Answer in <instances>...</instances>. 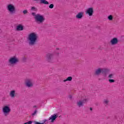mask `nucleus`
Wrapping results in <instances>:
<instances>
[{"label": "nucleus", "instance_id": "6ab92c4d", "mask_svg": "<svg viewBox=\"0 0 124 124\" xmlns=\"http://www.w3.org/2000/svg\"><path fill=\"white\" fill-rule=\"evenodd\" d=\"M67 81H72V77H68L66 79L63 80V82H66Z\"/></svg>", "mask_w": 124, "mask_h": 124}, {"label": "nucleus", "instance_id": "f8f14e48", "mask_svg": "<svg viewBox=\"0 0 124 124\" xmlns=\"http://www.w3.org/2000/svg\"><path fill=\"white\" fill-rule=\"evenodd\" d=\"M102 68H98L95 70V75H99L100 73H102Z\"/></svg>", "mask_w": 124, "mask_h": 124}, {"label": "nucleus", "instance_id": "20e7f679", "mask_svg": "<svg viewBox=\"0 0 124 124\" xmlns=\"http://www.w3.org/2000/svg\"><path fill=\"white\" fill-rule=\"evenodd\" d=\"M9 62L11 64H16L17 62H19V59L16 56H13L10 58Z\"/></svg>", "mask_w": 124, "mask_h": 124}, {"label": "nucleus", "instance_id": "bb28decb", "mask_svg": "<svg viewBox=\"0 0 124 124\" xmlns=\"http://www.w3.org/2000/svg\"><path fill=\"white\" fill-rule=\"evenodd\" d=\"M82 101V103L84 104V103H87V101H88V99L85 98V99L82 100V101Z\"/></svg>", "mask_w": 124, "mask_h": 124}, {"label": "nucleus", "instance_id": "f3484780", "mask_svg": "<svg viewBox=\"0 0 124 124\" xmlns=\"http://www.w3.org/2000/svg\"><path fill=\"white\" fill-rule=\"evenodd\" d=\"M46 122H47V120L45 119L44 120H43V123H42L37 121H34V124H45V123H46Z\"/></svg>", "mask_w": 124, "mask_h": 124}, {"label": "nucleus", "instance_id": "2f4dec72", "mask_svg": "<svg viewBox=\"0 0 124 124\" xmlns=\"http://www.w3.org/2000/svg\"><path fill=\"white\" fill-rule=\"evenodd\" d=\"M69 98L70 99H72V95H69V96H68Z\"/></svg>", "mask_w": 124, "mask_h": 124}, {"label": "nucleus", "instance_id": "a211bd4d", "mask_svg": "<svg viewBox=\"0 0 124 124\" xmlns=\"http://www.w3.org/2000/svg\"><path fill=\"white\" fill-rule=\"evenodd\" d=\"M77 105L78 107H82V106H84V104H83L82 101H79L77 102Z\"/></svg>", "mask_w": 124, "mask_h": 124}, {"label": "nucleus", "instance_id": "9d476101", "mask_svg": "<svg viewBox=\"0 0 124 124\" xmlns=\"http://www.w3.org/2000/svg\"><path fill=\"white\" fill-rule=\"evenodd\" d=\"M86 14H88L89 16H93V8H89L86 11Z\"/></svg>", "mask_w": 124, "mask_h": 124}, {"label": "nucleus", "instance_id": "f704fd0d", "mask_svg": "<svg viewBox=\"0 0 124 124\" xmlns=\"http://www.w3.org/2000/svg\"><path fill=\"white\" fill-rule=\"evenodd\" d=\"M60 53L59 52L56 53V55H59Z\"/></svg>", "mask_w": 124, "mask_h": 124}, {"label": "nucleus", "instance_id": "7c9ffc66", "mask_svg": "<svg viewBox=\"0 0 124 124\" xmlns=\"http://www.w3.org/2000/svg\"><path fill=\"white\" fill-rule=\"evenodd\" d=\"M98 50H100L101 51L103 50V47H102L101 46H99L98 48Z\"/></svg>", "mask_w": 124, "mask_h": 124}, {"label": "nucleus", "instance_id": "423d86ee", "mask_svg": "<svg viewBox=\"0 0 124 124\" xmlns=\"http://www.w3.org/2000/svg\"><path fill=\"white\" fill-rule=\"evenodd\" d=\"M11 109H10V108L7 106H5L3 108L2 111L5 116H7L8 113H10Z\"/></svg>", "mask_w": 124, "mask_h": 124}, {"label": "nucleus", "instance_id": "aec40b11", "mask_svg": "<svg viewBox=\"0 0 124 124\" xmlns=\"http://www.w3.org/2000/svg\"><path fill=\"white\" fill-rule=\"evenodd\" d=\"M108 78V79H112L114 78V74H109Z\"/></svg>", "mask_w": 124, "mask_h": 124}, {"label": "nucleus", "instance_id": "6e6552de", "mask_svg": "<svg viewBox=\"0 0 124 124\" xmlns=\"http://www.w3.org/2000/svg\"><path fill=\"white\" fill-rule=\"evenodd\" d=\"M110 72V69L108 68H102V74L104 77H107V74Z\"/></svg>", "mask_w": 124, "mask_h": 124}, {"label": "nucleus", "instance_id": "72a5a7b5", "mask_svg": "<svg viewBox=\"0 0 124 124\" xmlns=\"http://www.w3.org/2000/svg\"><path fill=\"white\" fill-rule=\"evenodd\" d=\"M36 107H37L36 106H33V108H36Z\"/></svg>", "mask_w": 124, "mask_h": 124}, {"label": "nucleus", "instance_id": "ddd939ff", "mask_svg": "<svg viewBox=\"0 0 124 124\" xmlns=\"http://www.w3.org/2000/svg\"><path fill=\"white\" fill-rule=\"evenodd\" d=\"M24 30V26L21 24L18 25L16 26V31H23Z\"/></svg>", "mask_w": 124, "mask_h": 124}, {"label": "nucleus", "instance_id": "c85d7f7f", "mask_svg": "<svg viewBox=\"0 0 124 124\" xmlns=\"http://www.w3.org/2000/svg\"><path fill=\"white\" fill-rule=\"evenodd\" d=\"M49 8H50V9H52V8H54V4H50L49 5Z\"/></svg>", "mask_w": 124, "mask_h": 124}, {"label": "nucleus", "instance_id": "39448f33", "mask_svg": "<svg viewBox=\"0 0 124 124\" xmlns=\"http://www.w3.org/2000/svg\"><path fill=\"white\" fill-rule=\"evenodd\" d=\"M53 59H54V54L52 53L46 54V61L47 62H53Z\"/></svg>", "mask_w": 124, "mask_h": 124}, {"label": "nucleus", "instance_id": "c9c22d12", "mask_svg": "<svg viewBox=\"0 0 124 124\" xmlns=\"http://www.w3.org/2000/svg\"><path fill=\"white\" fill-rule=\"evenodd\" d=\"M56 50H60V48H57Z\"/></svg>", "mask_w": 124, "mask_h": 124}, {"label": "nucleus", "instance_id": "473e14b6", "mask_svg": "<svg viewBox=\"0 0 124 124\" xmlns=\"http://www.w3.org/2000/svg\"><path fill=\"white\" fill-rule=\"evenodd\" d=\"M90 111H93V108H90Z\"/></svg>", "mask_w": 124, "mask_h": 124}, {"label": "nucleus", "instance_id": "cd10ccee", "mask_svg": "<svg viewBox=\"0 0 124 124\" xmlns=\"http://www.w3.org/2000/svg\"><path fill=\"white\" fill-rule=\"evenodd\" d=\"M37 113V110L35 109L33 113L31 114V116H35Z\"/></svg>", "mask_w": 124, "mask_h": 124}, {"label": "nucleus", "instance_id": "7ed1b4c3", "mask_svg": "<svg viewBox=\"0 0 124 124\" xmlns=\"http://www.w3.org/2000/svg\"><path fill=\"white\" fill-rule=\"evenodd\" d=\"M7 9L10 12V14H15L16 13V8L15 6L12 4H9L7 6Z\"/></svg>", "mask_w": 124, "mask_h": 124}, {"label": "nucleus", "instance_id": "0eeeda50", "mask_svg": "<svg viewBox=\"0 0 124 124\" xmlns=\"http://www.w3.org/2000/svg\"><path fill=\"white\" fill-rule=\"evenodd\" d=\"M25 85L28 88H31L33 86L32 84V79L27 78L25 80Z\"/></svg>", "mask_w": 124, "mask_h": 124}, {"label": "nucleus", "instance_id": "b1692460", "mask_svg": "<svg viewBox=\"0 0 124 124\" xmlns=\"http://www.w3.org/2000/svg\"><path fill=\"white\" fill-rule=\"evenodd\" d=\"M108 82H109V83H115V79L109 78Z\"/></svg>", "mask_w": 124, "mask_h": 124}, {"label": "nucleus", "instance_id": "c756f323", "mask_svg": "<svg viewBox=\"0 0 124 124\" xmlns=\"http://www.w3.org/2000/svg\"><path fill=\"white\" fill-rule=\"evenodd\" d=\"M23 14H27V13H28V10H24L23 11Z\"/></svg>", "mask_w": 124, "mask_h": 124}, {"label": "nucleus", "instance_id": "4468645a", "mask_svg": "<svg viewBox=\"0 0 124 124\" xmlns=\"http://www.w3.org/2000/svg\"><path fill=\"white\" fill-rule=\"evenodd\" d=\"M77 19H82L83 18V12H79L76 15Z\"/></svg>", "mask_w": 124, "mask_h": 124}, {"label": "nucleus", "instance_id": "9b49d317", "mask_svg": "<svg viewBox=\"0 0 124 124\" xmlns=\"http://www.w3.org/2000/svg\"><path fill=\"white\" fill-rule=\"evenodd\" d=\"M110 43L111 45H116L119 43V40L118 38L114 37L110 40Z\"/></svg>", "mask_w": 124, "mask_h": 124}, {"label": "nucleus", "instance_id": "5701e85b", "mask_svg": "<svg viewBox=\"0 0 124 124\" xmlns=\"http://www.w3.org/2000/svg\"><path fill=\"white\" fill-rule=\"evenodd\" d=\"M103 102L104 104H106V105H108V104L109 103V100L107 99H105Z\"/></svg>", "mask_w": 124, "mask_h": 124}, {"label": "nucleus", "instance_id": "a878e982", "mask_svg": "<svg viewBox=\"0 0 124 124\" xmlns=\"http://www.w3.org/2000/svg\"><path fill=\"white\" fill-rule=\"evenodd\" d=\"M31 10H34V11H37V8H35V7H31Z\"/></svg>", "mask_w": 124, "mask_h": 124}, {"label": "nucleus", "instance_id": "f03ea898", "mask_svg": "<svg viewBox=\"0 0 124 124\" xmlns=\"http://www.w3.org/2000/svg\"><path fill=\"white\" fill-rule=\"evenodd\" d=\"M31 15L34 16L35 21L37 24H42V23L45 21V17H44V16L40 14L35 15V13H32Z\"/></svg>", "mask_w": 124, "mask_h": 124}, {"label": "nucleus", "instance_id": "2eb2a0df", "mask_svg": "<svg viewBox=\"0 0 124 124\" xmlns=\"http://www.w3.org/2000/svg\"><path fill=\"white\" fill-rule=\"evenodd\" d=\"M40 3L41 4H45L46 5L49 4V2L46 0H40Z\"/></svg>", "mask_w": 124, "mask_h": 124}, {"label": "nucleus", "instance_id": "4be33fe9", "mask_svg": "<svg viewBox=\"0 0 124 124\" xmlns=\"http://www.w3.org/2000/svg\"><path fill=\"white\" fill-rule=\"evenodd\" d=\"M27 60H28V58H27V57H23L22 59V62H27Z\"/></svg>", "mask_w": 124, "mask_h": 124}, {"label": "nucleus", "instance_id": "412c9836", "mask_svg": "<svg viewBox=\"0 0 124 124\" xmlns=\"http://www.w3.org/2000/svg\"><path fill=\"white\" fill-rule=\"evenodd\" d=\"M108 20H109V21H112V20H113V16L112 15H109L108 16Z\"/></svg>", "mask_w": 124, "mask_h": 124}, {"label": "nucleus", "instance_id": "1a4fd4ad", "mask_svg": "<svg viewBox=\"0 0 124 124\" xmlns=\"http://www.w3.org/2000/svg\"><path fill=\"white\" fill-rule=\"evenodd\" d=\"M59 117V115L58 114H54L53 115H51L48 119V120H50V123H54L55 121H56L57 118Z\"/></svg>", "mask_w": 124, "mask_h": 124}, {"label": "nucleus", "instance_id": "e433bc0d", "mask_svg": "<svg viewBox=\"0 0 124 124\" xmlns=\"http://www.w3.org/2000/svg\"><path fill=\"white\" fill-rule=\"evenodd\" d=\"M56 90H60V89H59V88H57V89H56Z\"/></svg>", "mask_w": 124, "mask_h": 124}, {"label": "nucleus", "instance_id": "393cba45", "mask_svg": "<svg viewBox=\"0 0 124 124\" xmlns=\"http://www.w3.org/2000/svg\"><path fill=\"white\" fill-rule=\"evenodd\" d=\"M32 123H34V121H30L26 122L23 124H32Z\"/></svg>", "mask_w": 124, "mask_h": 124}, {"label": "nucleus", "instance_id": "f257e3e1", "mask_svg": "<svg viewBox=\"0 0 124 124\" xmlns=\"http://www.w3.org/2000/svg\"><path fill=\"white\" fill-rule=\"evenodd\" d=\"M37 38L38 36L34 32L31 33L28 35L27 37V41L30 46H34L37 44Z\"/></svg>", "mask_w": 124, "mask_h": 124}, {"label": "nucleus", "instance_id": "dca6fc26", "mask_svg": "<svg viewBox=\"0 0 124 124\" xmlns=\"http://www.w3.org/2000/svg\"><path fill=\"white\" fill-rule=\"evenodd\" d=\"M15 93H16L15 90L11 91L10 93V96H11L13 98H14V97H15Z\"/></svg>", "mask_w": 124, "mask_h": 124}]
</instances>
